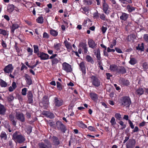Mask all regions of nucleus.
<instances>
[{
	"label": "nucleus",
	"mask_w": 148,
	"mask_h": 148,
	"mask_svg": "<svg viewBox=\"0 0 148 148\" xmlns=\"http://www.w3.org/2000/svg\"><path fill=\"white\" fill-rule=\"evenodd\" d=\"M12 138L16 143H21L25 140L24 137L18 132H16L13 134Z\"/></svg>",
	"instance_id": "nucleus-1"
},
{
	"label": "nucleus",
	"mask_w": 148,
	"mask_h": 148,
	"mask_svg": "<svg viewBox=\"0 0 148 148\" xmlns=\"http://www.w3.org/2000/svg\"><path fill=\"white\" fill-rule=\"evenodd\" d=\"M120 103L121 105L123 107H128L131 104V101L129 96H125L121 98Z\"/></svg>",
	"instance_id": "nucleus-2"
},
{
	"label": "nucleus",
	"mask_w": 148,
	"mask_h": 148,
	"mask_svg": "<svg viewBox=\"0 0 148 148\" xmlns=\"http://www.w3.org/2000/svg\"><path fill=\"white\" fill-rule=\"evenodd\" d=\"M62 69L67 73L71 72L72 71L71 66L69 64L64 62L62 64Z\"/></svg>",
	"instance_id": "nucleus-3"
},
{
	"label": "nucleus",
	"mask_w": 148,
	"mask_h": 148,
	"mask_svg": "<svg viewBox=\"0 0 148 148\" xmlns=\"http://www.w3.org/2000/svg\"><path fill=\"white\" fill-rule=\"evenodd\" d=\"M40 148H51V144L49 141L48 140H45V143H41L39 144Z\"/></svg>",
	"instance_id": "nucleus-4"
},
{
	"label": "nucleus",
	"mask_w": 148,
	"mask_h": 148,
	"mask_svg": "<svg viewBox=\"0 0 148 148\" xmlns=\"http://www.w3.org/2000/svg\"><path fill=\"white\" fill-rule=\"evenodd\" d=\"M38 56L40 58L41 60H45L49 58V56L47 53L40 52L37 54Z\"/></svg>",
	"instance_id": "nucleus-5"
},
{
	"label": "nucleus",
	"mask_w": 148,
	"mask_h": 148,
	"mask_svg": "<svg viewBox=\"0 0 148 148\" xmlns=\"http://www.w3.org/2000/svg\"><path fill=\"white\" fill-rule=\"evenodd\" d=\"M136 141L134 139H130L126 143V148H133L135 145Z\"/></svg>",
	"instance_id": "nucleus-6"
},
{
	"label": "nucleus",
	"mask_w": 148,
	"mask_h": 148,
	"mask_svg": "<svg viewBox=\"0 0 148 148\" xmlns=\"http://www.w3.org/2000/svg\"><path fill=\"white\" fill-rule=\"evenodd\" d=\"M91 78L92 81V84L96 87H98L100 85V82L98 79L94 76H92Z\"/></svg>",
	"instance_id": "nucleus-7"
},
{
	"label": "nucleus",
	"mask_w": 148,
	"mask_h": 148,
	"mask_svg": "<svg viewBox=\"0 0 148 148\" xmlns=\"http://www.w3.org/2000/svg\"><path fill=\"white\" fill-rule=\"evenodd\" d=\"M14 69V67L12 64H10L6 66L4 69V71L8 73H11Z\"/></svg>",
	"instance_id": "nucleus-8"
},
{
	"label": "nucleus",
	"mask_w": 148,
	"mask_h": 148,
	"mask_svg": "<svg viewBox=\"0 0 148 148\" xmlns=\"http://www.w3.org/2000/svg\"><path fill=\"white\" fill-rule=\"evenodd\" d=\"M63 103V101L57 97H55L54 98V103L55 106L59 107L62 105Z\"/></svg>",
	"instance_id": "nucleus-9"
},
{
	"label": "nucleus",
	"mask_w": 148,
	"mask_h": 148,
	"mask_svg": "<svg viewBox=\"0 0 148 148\" xmlns=\"http://www.w3.org/2000/svg\"><path fill=\"white\" fill-rule=\"evenodd\" d=\"M27 97L28 103L30 104L32 103L33 101V96L32 91L29 90L28 92Z\"/></svg>",
	"instance_id": "nucleus-10"
},
{
	"label": "nucleus",
	"mask_w": 148,
	"mask_h": 148,
	"mask_svg": "<svg viewBox=\"0 0 148 148\" xmlns=\"http://www.w3.org/2000/svg\"><path fill=\"white\" fill-rule=\"evenodd\" d=\"M16 117L17 119L21 122H23L25 121L24 116L23 114L22 113H16Z\"/></svg>",
	"instance_id": "nucleus-11"
},
{
	"label": "nucleus",
	"mask_w": 148,
	"mask_h": 148,
	"mask_svg": "<svg viewBox=\"0 0 148 148\" xmlns=\"http://www.w3.org/2000/svg\"><path fill=\"white\" fill-rule=\"evenodd\" d=\"M90 97L92 100L95 101H97L98 99L99 96L96 94L93 93L91 92L90 94Z\"/></svg>",
	"instance_id": "nucleus-12"
},
{
	"label": "nucleus",
	"mask_w": 148,
	"mask_h": 148,
	"mask_svg": "<svg viewBox=\"0 0 148 148\" xmlns=\"http://www.w3.org/2000/svg\"><path fill=\"white\" fill-rule=\"evenodd\" d=\"M103 10L104 12L106 14H108L109 12H107L108 8V4L105 2V1L104 0V2L103 4Z\"/></svg>",
	"instance_id": "nucleus-13"
},
{
	"label": "nucleus",
	"mask_w": 148,
	"mask_h": 148,
	"mask_svg": "<svg viewBox=\"0 0 148 148\" xmlns=\"http://www.w3.org/2000/svg\"><path fill=\"white\" fill-rule=\"evenodd\" d=\"M43 114L47 117H49L51 119L54 117L53 114L49 111H45L43 112Z\"/></svg>",
	"instance_id": "nucleus-14"
},
{
	"label": "nucleus",
	"mask_w": 148,
	"mask_h": 148,
	"mask_svg": "<svg viewBox=\"0 0 148 148\" xmlns=\"http://www.w3.org/2000/svg\"><path fill=\"white\" fill-rule=\"evenodd\" d=\"M52 143L54 145H58L60 144V142L58 138L56 136H53L52 138Z\"/></svg>",
	"instance_id": "nucleus-15"
},
{
	"label": "nucleus",
	"mask_w": 148,
	"mask_h": 148,
	"mask_svg": "<svg viewBox=\"0 0 148 148\" xmlns=\"http://www.w3.org/2000/svg\"><path fill=\"white\" fill-rule=\"evenodd\" d=\"M27 84L28 85H30L32 84V81L30 77L28 74H25L24 76Z\"/></svg>",
	"instance_id": "nucleus-16"
},
{
	"label": "nucleus",
	"mask_w": 148,
	"mask_h": 148,
	"mask_svg": "<svg viewBox=\"0 0 148 148\" xmlns=\"http://www.w3.org/2000/svg\"><path fill=\"white\" fill-rule=\"evenodd\" d=\"M129 14L124 12H122L121 15L120 16V19L122 20L125 21L127 19Z\"/></svg>",
	"instance_id": "nucleus-17"
},
{
	"label": "nucleus",
	"mask_w": 148,
	"mask_h": 148,
	"mask_svg": "<svg viewBox=\"0 0 148 148\" xmlns=\"http://www.w3.org/2000/svg\"><path fill=\"white\" fill-rule=\"evenodd\" d=\"M88 43L89 47L92 48H94L96 45L95 42L91 39L88 40Z\"/></svg>",
	"instance_id": "nucleus-18"
},
{
	"label": "nucleus",
	"mask_w": 148,
	"mask_h": 148,
	"mask_svg": "<svg viewBox=\"0 0 148 148\" xmlns=\"http://www.w3.org/2000/svg\"><path fill=\"white\" fill-rule=\"evenodd\" d=\"M0 138L1 140H6L7 139V135L5 132L2 131L0 134Z\"/></svg>",
	"instance_id": "nucleus-19"
},
{
	"label": "nucleus",
	"mask_w": 148,
	"mask_h": 148,
	"mask_svg": "<svg viewBox=\"0 0 148 148\" xmlns=\"http://www.w3.org/2000/svg\"><path fill=\"white\" fill-rule=\"evenodd\" d=\"M117 73L124 74L126 73V69L123 66H120L118 67Z\"/></svg>",
	"instance_id": "nucleus-20"
},
{
	"label": "nucleus",
	"mask_w": 148,
	"mask_h": 148,
	"mask_svg": "<svg viewBox=\"0 0 148 148\" xmlns=\"http://www.w3.org/2000/svg\"><path fill=\"white\" fill-rule=\"evenodd\" d=\"M118 67L115 64H112L110 65V69L112 71H115L117 73Z\"/></svg>",
	"instance_id": "nucleus-21"
},
{
	"label": "nucleus",
	"mask_w": 148,
	"mask_h": 148,
	"mask_svg": "<svg viewBox=\"0 0 148 148\" xmlns=\"http://www.w3.org/2000/svg\"><path fill=\"white\" fill-rule=\"evenodd\" d=\"M14 6L12 4H9L8 6L7 10L9 13L12 12L14 10Z\"/></svg>",
	"instance_id": "nucleus-22"
},
{
	"label": "nucleus",
	"mask_w": 148,
	"mask_h": 148,
	"mask_svg": "<svg viewBox=\"0 0 148 148\" xmlns=\"http://www.w3.org/2000/svg\"><path fill=\"white\" fill-rule=\"evenodd\" d=\"M77 124L78 126L82 128H87L86 125L83 123L82 121H78L77 123Z\"/></svg>",
	"instance_id": "nucleus-23"
},
{
	"label": "nucleus",
	"mask_w": 148,
	"mask_h": 148,
	"mask_svg": "<svg viewBox=\"0 0 148 148\" xmlns=\"http://www.w3.org/2000/svg\"><path fill=\"white\" fill-rule=\"evenodd\" d=\"M79 66L83 73L85 74L86 73L85 67L84 65V63L83 62L80 63L79 64Z\"/></svg>",
	"instance_id": "nucleus-24"
},
{
	"label": "nucleus",
	"mask_w": 148,
	"mask_h": 148,
	"mask_svg": "<svg viewBox=\"0 0 148 148\" xmlns=\"http://www.w3.org/2000/svg\"><path fill=\"white\" fill-rule=\"evenodd\" d=\"M65 45L68 50H71L72 49V46L70 43L68 42L67 40H65L64 42Z\"/></svg>",
	"instance_id": "nucleus-25"
},
{
	"label": "nucleus",
	"mask_w": 148,
	"mask_h": 148,
	"mask_svg": "<svg viewBox=\"0 0 148 148\" xmlns=\"http://www.w3.org/2000/svg\"><path fill=\"white\" fill-rule=\"evenodd\" d=\"M126 9L128 12H131L135 10V8L130 5H128L127 6Z\"/></svg>",
	"instance_id": "nucleus-26"
},
{
	"label": "nucleus",
	"mask_w": 148,
	"mask_h": 148,
	"mask_svg": "<svg viewBox=\"0 0 148 148\" xmlns=\"http://www.w3.org/2000/svg\"><path fill=\"white\" fill-rule=\"evenodd\" d=\"M144 92V90L142 88H140L137 90L136 91V94L139 95H141L143 94Z\"/></svg>",
	"instance_id": "nucleus-27"
},
{
	"label": "nucleus",
	"mask_w": 148,
	"mask_h": 148,
	"mask_svg": "<svg viewBox=\"0 0 148 148\" xmlns=\"http://www.w3.org/2000/svg\"><path fill=\"white\" fill-rule=\"evenodd\" d=\"M94 53L96 55V57L97 59L100 60L101 59L100 50L99 49H98L97 51H94Z\"/></svg>",
	"instance_id": "nucleus-28"
},
{
	"label": "nucleus",
	"mask_w": 148,
	"mask_h": 148,
	"mask_svg": "<svg viewBox=\"0 0 148 148\" xmlns=\"http://www.w3.org/2000/svg\"><path fill=\"white\" fill-rule=\"evenodd\" d=\"M19 27V25L17 23L13 24L11 27V31L12 32H14L15 29L18 28Z\"/></svg>",
	"instance_id": "nucleus-29"
},
{
	"label": "nucleus",
	"mask_w": 148,
	"mask_h": 148,
	"mask_svg": "<svg viewBox=\"0 0 148 148\" xmlns=\"http://www.w3.org/2000/svg\"><path fill=\"white\" fill-rule=\"evenodd\" d=\"M42 102L43 103H45L44 106L47 105L49 104V100L48 98L46 96L44 97L42 99Z\"/></svg>",
	"instance_id": "nucleus-30"
},
{
	"label": "nucleus",
	"mask_w": 148,
	"mask_h": 148,
	"mask_svg": "<svg viewBox=\"0 0 148 148\" xmlns=\"http://www.w3.org/2000/svg\"><path fill=\"white\" fill-rule=\"evenodd\" d=\"M136 49L140 50L141 51H143L144 50V44L142 43L141 44H139L137 47H136Z\"/></svg>",
	"instance_id": "nucleus-31"
},
{
	"label": "nucleus",
	"mask_w": 148,
	"mask_h": 148,
	"mask_svg": "<svg viewBox=\"0 0 148 148\" xmlns=\"http://www.w3.org/2000/svg\"><path fill=\"white\" fill-rule=\"evenodd\" d=\"M9 119L12 121V124L14 125L15 126L16 125V122L14 120V117L13 115L10 114L9 116Z\"/></svg>",
	"instance_id": "nucleus-32"
},
{
	"label": "nucleus",
	"mask_w": 148,
	"mask_h": 148,
	"mask_svg": "<svg viewBox=\"0 0 148 148\" xmlns=\"http://www.w3.org/2000/svg\"><path fill=\"white\" fill-rule=\"evenodd\" d=\"M0 34L3 35L4 36H8V33L5 30L0 28Z\"/></svg>",
	"instance_id": "nucleus-33"
},
{
	"label": "nucleus",
	"mask_w": 148,
	"mask_h": 148,
	"mask_svg": "<svg viewBox=\"0 0 148 148\" xmlns=\"http://www.w3.org/2000/svg\"><path fill=\"white\" fill-rule=\"evenodd\" d=\"M7 84L5 82L0 79V86L2 87H5L7 86Z\"/></svg>",
	"instance_id": "nucleus-34"
},
{
	"label": "nucleus",
	"mask_w": 148,
	"mask_h": 148,
	"mask_svg": "<svg viewBox=\"0 0 148 148\" xmlns=\"http://www.w3.org/2000/svg\"><path fill=\"white\" fill-rule=\"evenodd\" d=\"M5 109L4 106L1 105H0V114H4L5 112Z\"/></svg>",
	"instance_id": "nucleus-35"
},
{
	"label": "nucleus",
	"mask_w": 148,
	"mask_h": 148,
	"mask_svg": "<svg viewBox=\"0 0 148 148\" xmlns=\"http://www.w3.org/2000/svg\"><path fill=\"white\" fill-rule=\"evenodd\" d=\"M142 67L144 71L148 70V63L147 62H144L142 64Z\"/></svg>",
	"instance_id": "nucleus-36"
},
{
	"label": "nucleus",
	"mask_w": 148,
	"mask_h": 148,
	"mask_svg": "<svg viewBox=\"0 0 148 148\" xmlns=\"http://www.w3.org/2000/svg\"><path fill=\"white\" fill-rule=\"evenodd\" d=\"M61 46V44L60 43L54 44V47L55 49L57 51L60 50Z\"/></svg>",
	"instance_id": "nucleus-37"
},
{
	"label": "nucleus",
	"mask_w": 148,
	"mask_h": 148,
	"mask_svg": "<svg viewBox=\"0 0 148 148\" xmlns=\"http://www.w3.org/2000/svg\"><path fill=\"white\" fill-rule=\"evenodd\" d=\"M50 33L51 35L54 36H57L58 33L57 31L54 29H52L50 31Z\"/></svg>",
	"instance_id": "nucleus-38"
},
{
	"label": "nucleus",
	"mask_w": 148,
	"mask_h": 148,
	"mask_svg": "<svg viewBox=\"0 0 148 148\" xmlns=\"http://www.w3.org/2000/svg\"><path fill=\"white\" fill-rule=\"evenodd\" d=\"M33 47L34 49V52L37 54L40 52H39V49L37 45H33Z\"/></svg>",
	"instance_id": "nucleus-39"
},
{
	"label": "nucleus",
	"mask_w": 148,
	"mask_h": 148,
	"mask_svg": "<svg viewBox=\"0 0 148 148\" xmlns=\"http://www.w3.org/2000/svg\"><path fill=\"white\" fill-rule=\"evenodd\" d=\"M83 1L86 5H90L92 3V1L91 0H84Z\"/></svg>",
	"instance_id": "nucleus-40"
},
{
	"label": "nucleus",
	"mask_w": 148,
	"mask_h": 148,
	"mask_svg": "<svg viewBox=\"0 0 148 148\" xmlns=\"http://www.w3.org/2000/svg\"><path fill=\"white\" fill-rule=\"evenodd\" d=\"M123 4H127V3H132L131 0H119Z\"/></svg>",
	"instance_id": "nucleus-41"
},
{
	"label": "nucleus",
	"mask_w": 148,
	"mask_h": 148,
	"mask_svg": "<svg viewBox=\"0 0 148 148\" xmlns=\"http://www.w3.org/2000/svg\"><path fill=\"white\" fill-rule=\"evenodd\" d=\"M129 63L132 65H134L137 62L136 59L134 58H130V60L129 62Z\"/></svg>",
	"instance_id": "nucleus-42"
},
{
	"label": "nucleus",
	"mask_w": 148,
	"mask_h": 148,
	"mask_svg": "<svg viewBox=\"0 0 148 148\" xmlns=\"http://www.w3.org/2000/svg\"><path fill=\"white\" fill-rule=\"evenodd\" d=\"M37 23H42L43 22V18L42 16L38 17L36 20Z\"/></svg>",
	"instance_id": "nucleus-43"
},
{
	"label": "nucleus",
	"mask_w": 148,
	"mask_h": 148,
	"mask_svg": "<svg viewBox=\"0 0 148 148\" xmlns=\"http://www.w3.org/2000/svg\"><path fill=\"white\" fill-rule=\"evenodd\" d=\"M27 51L29 53L27 56L28 57L32 55L33 51L32 49L30 48V47H28L27 49Z\"/></svg>",
	"instance_id": "nucleus-44"
},
{
	"label": "nucleus",
	"mask_w": 148,
	"mask_h": 148,
	"mask_svg": "<svg viewBox=\"0 0 148 148\" xmlns=\"http://www.w3.org/2000/svg\"><path fill=\"white\" fill-rule=\"evenodd\" d=\"M93 17L94 19H99V15L98 12L97 11L95 12L93 14Z\"/></svg>",
	"instance_id": "nucleus-45"
},
{
	"label": "nucleus",
	"mask_w": 148,
	"mask_h": 148,
	"mask_svg": "<svg viewBox=\"0 0 148 148\" xmlns=\"http://www.w3.org/2000/svg\"><path fill=\"white\" fill-rule=\"evenodd\" d=\"M86 59L87 61L89 62L92 63L93 62V61L92 59V58L89 56L87 55L86 57Z\"/></svg>",
	"instance_id": "nucleus-46"
},
{
	"label": "nucleus",
	"mask_w": 148,
	"mask_h": 148,
	"mask_svg": "<svg viewBox=\"0 0 148 148\" xmlns=\"http://www.w3.org/2000/svg\"><path fill=\"white\" fill-rule=\"evenodd\" d=\"M27 91V88H26L22 89L21 92L22 95L23 96H25L26 95Z\"/></svg>",
	"instance_id": "nucleus-47"
},
{
	"label": "nucleus",
	"mask_w": 148,
	"mask_h": 148,
	"mask_svg": "<svg viewBox=\"0 0 148 148\" xmlns=\"http://www.w3.org/2000/svg\"><path fill=\"white\" fill-rule=\"evenodd\" d=\"M110 122L111 125L112 126H114L116 124V122H115V119L113 117H112L110 120Z\"/></svg>",
	"instance_id": "nucleus-48"
},
{
	"label": "nucleus",
	"mask_w": 148,
	"mask_h": 148,
	"mask_svg": "<svg viewBox=\"0 0 148 148\" xmlns=\"http://www.w3.org/2000/svg\"><path fill=\"white\" fill-rule=\"evenodd\" d=\"M122 83L123 85L127 86L129 84V82L127 80L123 79L122 80Z\"/></svg>",
	"instance_id": "nucleus-49"
},
{
	"label": "nucleus",
	"mask_w": 148,
	"mask_h": 148,
	"mask_svg": "<svg viewBox=\"0 0 148 148\" xmlns=\"http://www.w3.org/2000/svg\"><path fill=\"white\" fill-rule=\"evenodd\" d=\"M107 29V27H104L103 26L101 28V30L103 34H104L106 32Z\"/></svg>",
	"instance_id": "nucleus-50"
},
{
	"label": "nucleus",
	"mask_w": 148,
	"mask_h": 148,
	"mask_svg": "<svg viewBox=\"0 0 148 148\" xmlns=\"http://www.w3.org/2000/svg\"><path fill=\"white\" fill-rule=\"evenodd\" d=\"M80 46L82 47L83 49L87 47V45L85 42H81L79 44Z\"/></svg>",
	"instance_id": "nucleus-51"
},
{
	"label": "nucleus",
	"mask_w": 148,
	"mask_h": 148,
	"mask_svg": "<svg viewBox=\"0 0 148 148\" xmlns=\"http://www.w3.org/2000/svg\"><path fill=\"white\" fill-rule=\"evenodd\" d=\"M58 62V60L57 58H54L52 60V65L57 64Z\"/></svg>",
	"instance_id": "nucleus-52"
},
{
	"label": "nucleus",
	"mask_w": 148,
	"mask_h": 148,
	"mask_svg": "<svg viewBox=\"0 0 148 148\" xmlns=\"http://www.w3.org/2000/svg\"><path fill=\"white\" fill-rule=\"evenodd\" d=\"M100 18L101 20L103 21L106 20V16L103 14H100Z\"/></svg>",
	"instance_id": "nucleus-53"
},
{
	"label": "nucleus",
	"mask_w": 148,
	"mask_h": 148,
	"mask_svg": "<svg viewBox=\"0 0 148 148\" xmlns=\"http://www.w3.org/2000/svg\"><path fill=\"white\" fill-rule=\"evenodd\" d=\"M57 86L58 89L61 90L62 89V87L60 83L59 82H57Z\"/></svg>",
	"instance_id": "nucleus-54"
},
{
	"label": "nucleus",
	"mask_w": 148,
	"mask_h": 148,
	"mask_svg": "<svg viewBox=\"0 0 148 148\" xmlns=\"http://www.w3.org/2000/svg\"><path fill=\"white\" fill-rule=\"evenodd\" d=\"M115 116L118 119H120L121 118V115L119 113H116L115 114Z\"/></svg>",
	"instance_id": "nucleus-55"
},
{
	"label": "nucleus",
	"mask_w": 148,
	"mask_h": 148,
	"mask_svg": "<svg viewBox=\"0 0 148 148\" xmlns=\"http://www.w3.org/2000/svg\"><path fill=\"white\" fill-rule=\"evenodd\" d=\"M143 38L144 40L146 42H148V34H145L144 35Z\"/></svg>",
	"instance_id": "nucleus-56"
},
{
	"label": "nucleus",
	"mask_w": 148,
	"mask_h": 148,
	"mask_svg": "<svg viewBox=\"0 0 148 148\" xmlns=\"http://www.w3.org/2000/svg\"><path fill=\"white\" fill-rule=\"evenodd\" d=\"M119 123L120 125L123 126V127L121 128L122 129L125 128L126 127V125L124 124V123L122 121H121L119 122Z\"/></svg>",
	"instance_id": "nucleus-57"
},
{
	"label": "nucleus",
	"mask_w": 148,
	"mask_h": 148,
	"mask_svg": "<svg viewBox=\"0 0 148 148\" xmlns=\"http://www.w3.org/2000/svg\"><path fill=\"white\" fill-rule=\"evenodd\" d=\"M14 99V97L12 95H9L8 97V99L9 101H11Z\"/></svg>",
	"instance_id": "nucleus-58"
},
{
	"label": "nucleus",
	"mask_w": 148,
	"mask_h": 148,
	"mask_svg": "<svg viewBox=\"0 0 148 148\" xmlns=\"http://www.w3.org/2000/svg\"><path fill=\"white\" fill-rule=\"evenodd\" d=\"M49 35L46 32H45L43 34V38H49Z\"/></svg>",
	"instance_id": "nucleus-59"
},
{
	"label": "nucleus",
	"mask_w": 148,
	"mask_h": 148,
	"mask_svg": "<svg viewBox=\"0 0 148 148\" xmlns=\"http://www.w3.org/2000/svg\"><path fill=\"white\" fill-rule=\"evenodd\" d=\"M128 122L131 128L132 129H134V125L133 123L130 120H128Z\"/></svg>",
	"instance_id": "nucleus-60"
},
{
	"label": "nucleus",
	"mask_w": 148,
	"mask_h": 148,
	"mask_svg": "<svg viewBox=\"0 0 148 148\" xmlns=\"http://www.w3.org/2000/svg\"><path fill=\"white\" fill-rule=\"evenodd\" d=\"M88 128L89 130L91 131L94 132L96 130L95 128L92 126H89Z\"/></svg>",
	"instance_id": "nucleus-61"
},
{
	"label": "nucleus",
	"mask_w": 148,
	"mask_h": 148,
	"mask_svg": "<svg viewBox=\"0 0 148 148\" xmlns=\"http://www.w3.org/2000/svg\"><path fill=\"white\" fill-rule=\"evenodd\" d=\"M115 50L116 51L119 53H122L123 52L121 50L118 48L116 47L115 48Z\"/></svg>",
	"instance_id": "nucleus-62"
},
{
	"label": "nucleus",
	"mask_w": 148,
	"mask_h": 148,
	"mask_svg": "<svg viewBox=\"0 0 148 148\" xmlns=\"http://www.w3.org/2000/svg\"><path fill=\"white\" fill-rule=\"evenodd\" d=\"M106 75L107 76V79H109L110 78V77L112 76V75L109 73H106Z\"/></svg>",
	"instance_id": "nucleus-63"
},
{
	"label": "nucleus",
	"mask_w": 148,
	"mask_h": 148,
	"mask_svg": "<svg viewBox=\"0 0 148 148\" xmlns=\"http://www.w3.org/2000/svg\"><path fill=\"white\" fill-rule=\"evenodd\" d=\"M83 10L84 11L85 13L86 14L88 13V10L87 8L86 7H84L83 8Z\"/></svg>",
	"instance_id": "nucleus-64"
}]
</instances>
